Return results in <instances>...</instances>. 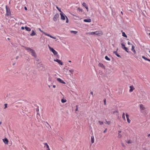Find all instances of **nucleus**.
<instances>
[{
  "instance_id": "nucleus-1",
  "label": "nucleus",
  "mask_w": 150,
  "mask_h": 150,
  "mask_svg": "<svg viewBox=\"0 0 150 150\" xmlns=\"http://www.w3.org/2000/svg\"><path fill=\"white\" fill-rule=\"evenodd\" d=\"M25 48L27 51H28V52H30L31 53L33 56L35 57H37L35 51L34 50L30 47H25Z\"/></svg>"
},
{
  "instance_id": "nucleus-2",
  "label": "nucleus",
  "mask_w": 150,
  "mask_h": 150,
  "mask_svg": "<svg viewBox=\"0 0 150 150\" xmlns=\"http://www.w3.org/2000/svg\"><path fill=\"white\" fill-rule=\"evenodd\" d=\"M6 9L7 16H10L11 14L10 10L7 5L6 6Z\"/></svg>"
},
{
  "instance_id": "nucleus-3",
  "label": "nucleus",
  "mask_w": 150,
  "mask_h": 150,
  "mask_svg": "<svg viewBox=\"0 0 150 150\" xmlns=\"http://www.w3.org/2000/svg\"><path fill=\"white\" fill-rule=\"evenodd\" d=\"M49 48L50 51L52 52L54 55H56L57 54V52L55 51L53 48L51 47L50 46H49ZM58 55H57V56Z\"/></svg>"
},
{
  "instance_id": "nucleus-4",
  "label": "nucleus",
  "mask_w": 150,
  "mask_h": 150,
  "mask_svg": "<svg viewBox=\"0 0 150 150\" xmlns=\"http://www.w3.org/2000/svg\"><path fill=\"white\" fill-rule=\"evenodd\" d=\"M60 14L61 16V18L62 20H65V17H67L62 12H61V13H60Z\"/></svg>"
},
{
  "instance_id": "nucleus-5",
  "label": "nucleus",
  "mask_w": 150,
  "mask_h": 150,
  "mask_svg": "<svg viewBox=\"0 0 150 150\" xmlns=\"http://www.w3.org/2000/svg\"><path fill=\"white\" fill-rule=\"evenodd\" d=\"M59 17V15L57 13L55 14V15L54 16V17L53 18V20L55 21H57V19Z\"/></svg>"
},
{
  "instance_id": "nucleus-6",
  "label": "nucleus",
  "mask_w": 150,
  "mask_h": 150,
  "mask_svg": "<svg viewBox=\"0 0 150 150\" xmlns=\"http://www.w3.org/2000/svg\"><path fill=\"white\" fill-rule=\"evenodd\" d=\"M54 61L55 62H57L59 64L62 65L63 64V62L59 59H54Z\"/></svg>"
},
{
  "instance_id": "nucleus-7",
  "label": "nucleus",
  "mask_w": 150,
  "mask_h": 150,
  "mask_svg": "<svg viewBox=\"0 0 150 150\" xmlns=\"http://www.w3.org/2000/svg\"><path fill=\"white\" fill-rule=\"evenodd\" d=\"M96 35L100 36L103 34V32L100 30L96 31Z\"/></svg>"
},
{
  "instance_id": "nucleus-8",
  "label": "nucleus",
  "mask_w": 150,
  "mask_h": 150,
  "mask_svg": "<svg viewBox=\"0 0 150 150\" xmlns=\"http://www.w3.org/2000/svg\"><path fill=\"white\" fill-rule=\"evenodd\" d=\"M139 107L141 112L143 113V111L145 110V108L142 104H140Z\"/></svg>"
},
{
  "instance_id": "nucleus-9",
  "label": "nucleus",
  "mask_w": 150,
  "mask_h": 150,
  "mask_svg": "<svg viewBox=\"0 0 150 150\" xmlns=\"http://www.w3.org/2000/svg\"><path fill=\"white\" fill-rule=\"evenodd\" d=\"M132 48H131V50L135 54L136 53V51L135 49V46L133 45L132 44Z\"/></svg>"
},
{
  "instance_id": "nucleus-10",
  "label": "nucleus",
  "mask_w": 150,
  "mask_h": 150,
  "mask_svg": "<svg viewBox=\"0 0 150 150\" xmlns=\"http://www.w3.org/2000/svg\"><path fill=\"white\" fill-rule=\"evenodd\" d=\"M44 34L45 35L49 36L52 38H53L54 39H56V38L55 37L52 36V35H50L49 34H47L45 32L44 33Z\"/></svg>"
},
{
  "instance_id": "nucleus-11",
  "label": "nucleus",
  "mask_w": 150,
  "mask_h": 150,
  "mask_svg": "<svg viewBox=\"0 0 150 150\" xmlns=\"http://www.w3.org/2000/svg\"><path fill=\"white\" fill-rule=\"evenodd\" d=\"M126 118H127V122L129 123L131 122V120H129V115H128L127 114V113H126Z\"/></svg>"
},
{
  "instance_id": "nucleus-12",
  "label": "nucleus",
  "mask_w": 150,
  "mask_h": 150,
  "mask_svg": "<svg viewBox=\"0 0 150 150\" xmlns=\"http://www.w3.org/2000/svg\"><path fill=\"white\" fill-rule=\"evenodd\" d=\"M57 80L60 83L65 84V82L60 78H58L57 79Z\"/></svg>"
},
{
  "instance_id": "nucleus-13",
  "label": "nucleus",
  "mask_w": 150,
  "mask_h": 150,
  "mask_svg": "<svg viewBox=\"0 0 150 150\" xmlns=\"http://www.w3.org/2000/svg\"><path fill=\"white\" fill-rule=\"evenodd\" d=\"M129 87L130 88V89L129 90L130 92H132L135 89L134 88L133 86H130Z\"/></svg>"
},
{
  "instance_id": "nucleus-14",
  "label": "nucleus",
  "mask_w": 150,
  "mask_h": 150,
  "mask_svg": "<svg viewBox=\"0 0 150 150\" xmlns=\"http://www.w3.org/2000/svg\"><path fill=\"white\" fill-rule=\"evenodd\" d=\"M82 5L87 10V11L88 10V8L87 4L85 2H83L82 4Z\"/></svg>"
},
{
  "instance_id": "nucleus-15",
  "label": "nucleus",
  "mask_w": 150,
  "mask_h": 150,
  "mask_svg": "<svg viewBox=\"0 0 150 150\" xmlns=\"http://www.w3.org/2000/svg\"><path fill=\"white\" fill-rule=\"evenodd\" d=\"M83 21L85 22H88L89 23L91 22V20L90 18H88L87 19H85L83 20Z\"/></svg>"
},
{
  "instance_id": "nucleus-16",
  "label": "nucleus",
  "mask_w": 150,
  "mask_h": 150,
  "mask_svg": "<svg viewBox=\"0 0 150 150\" xmlns=\"http://www.w3.org/2000/svg\"><path fill=\"white\" fill-rule=\"evenodd\" d=\"M4 143L6 144H8V139L6 138L3 139Z\"/></svg>"
},
{
  "instance_id": "nucleus-17",
  "label": "nucleus",
  "mask_w": 150,
  "mask_h": 150,
  "mask_svg": "<svg viewBox=\"0 0 150 150\" xmlns=\"http://www.w3.org/2000/svg\"><path fill=\"white\" fill-rule=\"evenodd\" d=\"M36 35V33L34 32V30H33L32 31V33L30 34V35L31 36H33Z\"/></svg>"
},
{
  "instance_id": "nucleus-18",
  "label": "nucleus",
  "mask_w": 150,
  "mask_h": 150,
  "mask_svg": "<svg viewBox=\"0 0 150 150\" xmlns=\"http://www.w3.org/2000/svg\"><path fill=\"white\" fill-rule=\"evenodd\" d=\"M113 53L115 54L117 57H121L120 55L117 53V51H115L113 52Z\"/></svg>"
},
{
  "instance_id": "nucleus-19",
  "label": "nucleus",
  "mask_w": 150,
  "mask_h": 150,
  "mask_svg": "<svg viewBox=\"0 0 150 150\" xmlns=\"http://www.w3.org/2000/svg\"><path fill=\"white\" fill-rule=\"evenodd\" d=\"M91 142L92 144L94 142V139L93 136H92L91 137Z\"/></svg>"
},
{
  "instance_id": "nucleus-20",
  "label": "nucleus",
  "mask_w": 150,
  "mask_h": 150,
  "mask_svg": "<svg viewBox=\"0 0 150 150\" xmlns=\"http://www.w3.org/2000/svg\"><path fill=\"white\" fill-rule=\"evenodd\" d=\"M25 29L28 31H31V28H30L26 26L25 27Z\"/></svg>"
},
{
  "instance_id": "nucleus-21",
  "label": "nucleus",
  "mask_w": 150,
  "mask_h": 150,
  "mask_svg": "<svg viewBox=\"0 0 150 150\" xmlns=\"http://www.w3.org/2000/svg\"><path fill=\"white\" fill-rule=\"evenodd\" d=\"M44 144L45 145V147H46V149H49L50 148L49 146L48 145V144H47V143H44Z\"/></svg>"
},
{
  "instance_id": "nucleus-22",
  "label": "nucleus",
  "mask_w": 150,
  "mask_h": 150,
  "mask_svg": "<svg viewBox=\"0 0 150 150\" xmlns=\"http://www.w3.org/2000/svg\"><path fill=\"white\" fill-rule=\"evenodd\" d=\"M122 117L125 121L126 120L125 117V114L124 112H122Z\"/></svg>"
},
{
  "instance_id": "nucleus-23",
  "label": "nucleus",
  "mask_w": 150,
  "mask_h": 150,
  "mask_svg": "<svg viewBox=\"0 0 150 150\" xmlns=\"http://www.w3.org/2000/svg\"><path fill=\"white\" fill-rule=\"evenodd\" d=\"M105 123L108 125H109L110 124L111 122L110 121H108L106 120H105Z\"/></svg>"
},
{
  "instance_id": "nucleus-24",
  "label": "nucleus",
  "mask_w": 150,
  "mask_h": 150,
  "mask_svg": "<svg viewBox=\"0 0 150 150\" xmlns=\"http://www.w3.org/2000/svg\"><path fill=\"white\" fill-rule=\"evenodd\" d=\"M142 58L145 59V60L148 61L149 59L147 58L144 56H142Z\"/></svg>"
},
{
  "instance_id": "nucleus-25",
  "label": "nucleus",
  "mask_w": 150,
  "mask_h": 150,
  "mask_svg": "<svg viewBox=\"0 0 150 150\" xmlns=\"http://www.w3.org/2000/svg\"><path fill=\"white\" fill-rule=\"evenodd\" d=\"M37 64V67L38 68L40 67H41L42 66V64H40L39 63H36Z\"/></svg>"
},
{
  "instance_id": "nucleus-26",
  "label": "nucleus",
  "mask_w": 150,
  "mask_h": 150,
  "mask_svg": "<svg viewBox=\"0 0 150 150\" xmlns=\"http://www.w3.org/2000/svg\"><path fill=\"white\" fill-rule=\"evenodd\" d=\"M67 101V100L66 99H62L61 100V102L63 103H65V102H66Z\"/></svg>"
},
{
  "instance_id": "nucleus-27",
  "label": "nucleus",
  "mask_w": 150,
  "mask_h": 150,
  "mask_svg": "<svg viewBox=\"0 0 150 150\" xmlns=\"http://www.w3.org/2000/svg\"><path fill=\"white\" fill-rule=\"evenodd\" d=\"M70 32L71 33H73L74 34H76L78 32L76 31L71 30L70 31Z\"/></svg>"
},
{
  "instance_id": "nucleus-28",
  "label": "nucleus",
  "mask_w": 150,
  "mask_h": 150,
  "mask_svg": "<svg viewBox=\"0 0 150 150\" xmlns=\"http://www.w3.org/2000/svg\"><path fill=\"white\" fill-rule=\"evenodd\" d=\"M96 31L92 32L89 33V34L91 35H96Z\"/></svg>"
},
{
  "instance_id": "nucleus-29",
  "label": "nucleus",
  "mask_w": 150,
  "mask_h": 150,
  "mask_svg": "<svg viewBox=\"0 0 150 150\" xmlns=\"http://www.w3.org/2000/svg\"><path fill=\"white\" fill-rule=\"evenodd\" d=\"M105 59L107 60L110 61V59L107 56H106L105 57Z\"/></svg>"
},
{
  "instance_id": "nucleus-30",
  "label": "nucleus",
  "mask_w": 150,
  "mask_h": 150,
  "mask_svg": "<svg viewBox=\"0 0 150 150\" xmlns=\"http://www.w3.org/2000/svg\"><path fill=\"white\" fill-rule=\"evenodd\" d=\"M122 35L123 36L127 38V35H126L125 32L122 33Z\"/></svg>"
},
{
  "instance_id": "nucleus-31",
  "label": "nucleus",
  "mask_w": 150,
  "mask_h": 150,
  "mask_svg": "<svg viewBox=\"0 0 150 150\" xmlns=\"http://www.w3.org/2000/svg\"><path fill=\"white\" fill-rule=\"evenodd\" d=\"M122 45V48L123 49L124 47H125V45L123 43H121V44Z\"/></svg>"
},
{
  "instance_id": "nucleus-32",
  "label": "nucleus",
  "mask_w": 150,
  "mask_h": 150,
  "mask_svg": "<svg viewBox=\"0 0 150 150\" xmlns=\"http://www.w3.org/2000/svg\"><path fill=\"white\" fill-rule=\"evenodd\" d=\"M69 71L71 73V74H73V72H74V70L73 69H70V70H69Z\"/></svg>"
},
{
  "instance_id": "nucleus-33",
  "label": "nucleus",
  "mask_w": 150,
  "mask_h": 150,
  "mask_svg": "<svg viewBox=\"0 0 150 150\" xmlns=\"http://www.w3.org/2000/svg\"><path fill=\"white\" fill-rule=\"evenodd\" d=\"M123 49L124 50L127 52H129L128 51V48L127 47H124V49Z\"/></svg>"
},
{
  "instance_id": "nucleus-34",
  "label": "nucleus",
  "mask_w": 150,
  "mask_h": 150,
  "mask_svg": "<svg viewBox=\"0 0 150 150\" xmlns=\"http://www.w3.org/2000/svg\"><path fill=\"white\" fill-rule=\"evenodd\" d=\"M98 65L99 66H100L102 67H104V65L102 64L99 63L98 64Z\"/></svg>"
},
{
  "instance_id": "nucleus-35",
  "label": "nucleus",
  "mask_w": 150,
  "mask_h": 150,
  "mask_svg": "<svg viewBox=\"0 0 150 150\" xmlns=\"http://www.w3.org/2000/svg\"><path fill=\"white\" fill-rule=\"evenodd\" d=\"M122 137V135L120 134H118V137L120 138Z\"/></svg>"
},
{
  "instance_id": "nucleus-36",
  "label": "nucleus",
  "mask_w": 150,
  "mask_h": 150,
  "mask_svg": "<svg viewBox=\"0 0 150 150\" xmlns=\"http://www.w3.org/2000/svg\"><path fill=\"white\" fill-rule=\"evenodd\" d=\"M99 123L100 125H102L103 124V122L102 121H99Z\"/></svg>"
},
{
  "instance_id": "nucleus-37",
  "label": "nucleus",
  "mask_w": 150,
  "mask_h": 150,
  "mask_svg": "<svg viewBox=\"0 0 150 150\" xmlns=\"http://www.w3.org/2000/svg\"><path fill=\"white\" fill-rule=\"evenodd\" d=\"M78 105H76V109H75L76 111H78Z\"/></svg>"
},
{
  "instance_id": "nucleus-38",
  "label": "nucleus",
  "mask_w": 150,
  "mask_h": 150,
  "mask_svg": "<svg viewBox=\"0 0 150 150\" xmlns=\"http://www.w3.org/2000/svg\"><path fill=\"white\" fill-rule=\"evenodd\" d=\"M56 8L59 11V12H61H61H62V11H61V10L60 9H59V8L57 6V7H56Z\"/></svg>"
},
{
  "instance_id": "nucleus-39",
  "label": "nucleus",
  "mask_w": 150,
  "mask_h": 150,
  "mask_svg": "<svg viewBox=\"0 0 150 150\" xmlns=\"http://www.w3.org/2000/svg\"><path fill=\"white\" fill-rule=\"evenodd\" d=\"M39 30L42 33L44 34V33H45V32H43L42 30H41V28H38Z\"/></svg>"
},
{
  "instance_id": "nucleus-40",
  "label": "nucleus",
  "mask_w": 150,
  "mask_h": 150,
  "mask_svg": "<svg viewBox=\"0 0 150 150\" xmlns=\"http://www.w3.org/2000/svg\"><path fill=\"white\" fill-rule=\"evenodd\" d=\"M78 10H79V11H81V12H82L83 11V10H82V9H80V8H78Z\"/></svg>"
},
{
  "instance_id": "nucleus-41",
  "label": "nucleus",
  "mask_w": 150,
  "mask_h": 150,
  "mask_svg": "<svg viewBox=\"0 0 150 150\" xmlns=\"http://www.w3.org/2000/svg\"><path fill=\"white\" fill-rule=\"evenodd\" d=\"M4 106H5L4 108H7V104H4Z\"/></svg>"
},
{
  "instance_id": "nucleus-42",
  "label": "nucleus",
  "mask_w": 150,
  "mask_h": 150,
  "mask_svg": "<svg viewBox=\"0 0 150 150\" xmlns=\"http://www.w3.org/2000/svg\"><path fill=\"white\" fill-rule=\"evenodd\" d=\"M106 100L105 99L103 100V101H104V104L105 105L106 104Z\"/></svg>"
},
{
  "instance_id": "nucleus-43",
  "label": "nucleus",
  "mask_w": 150,
  "mask_h": 150,
  "mask_svg": "<svg viewBox=\"0 0 150 150\" xmlns=\"http://www.w3.org/2000/svg\"><path fill=\"white\" fill-rule=\"evenodd\" d=\"M127 143L128 144H129V143H131V141L130 140H128L127 142Z\"/></svg>"
},
{
  "instance_id": "nucleus-44",
  "label": "nucleus",
  "mask_w": 150,
  "mask_h": 150,
  "mask_svg": "<svg viewBox=\"0 0 150 150\" xmlns=\"http://www.w3.org/2000/svg\"><path fill=\"white\" fill-rule=\"evenodd\" d=\"M107 131V129H105V130L103 131V132H104V133H105V132H106Z\"/></svg>"
},
{
  "instance_id": "nucleus-45",
  "label": "nucleus",
  "mask_w": 150,
  "mask_h": 150,
  "mask_svg": "<svg viewBox=\"0 0 150 150\" xmlns=\"http://www.w3.org/2000/svg\"><path fill=\"white\" fill-rule=\"evenodd\" d=\"M117 112V110H115L113 112V114H114L115 113H116V112Z\"/></svg>"
},
{
  "instance_id": "nucleus-46",
  "label": "nucleus",
  "mask_w": 150,
  "mask_h": 150,
  "mask_svg": "<svg viewBox=\"0 0 150 150\" xmlns=\"http://www.w3.org/2000/svg\"><path fill=\"white\" fill-rule=\"evenodd\" d=\"M66 18H67V21H66V22L67 23H68V18H67V17H66Z\"/></svg>"
},
{
  "instance_id": "nucleus-47",
  "label": "nucleus",
  "mask_w": 150,
  "mask_h": 150,
  "mask_svg": "<svg viewBox=\"0 0 150 150\" xmlns=\"http://www.w3.org/2000/svg\"><path fill=\"white\" fill-rule=\"evenodd\" d=\"M127 44L128 45H131V43L129 42L128 41L127 42Z\"/></svg>"
},
{
  "instance_id": "nucleus-48",
  "label": "nucleus",
  "mask_w": 150,
  "mask_h": 150,
  "mask_svg": "<svg viewBox=\"0 0 150 150\" xmlns=\"http://www.w3.org/2000/svg\"><path fill=\"white\" fill-rule=\"evenodd\" d=\"M121 132V131L120 130L118 131V134H120V133Z\"/></svg>"
},
{
  "instance_id": "nucleus-49",
  "label": "nucleus",
  "mask_w": 150,
  "mask_h": 150,
  "mask_svg": "<svg viewBox=\"0 0 150 150\" xmlns=\"http://www.w3.org/2000/svg\"><path fill=\"white\" fill-rule=\"evenodd\" d=\"M121 144H122V146H125V145H124V144L123 143H121Z\"/></svg>"
},
{
  "instance_id": "nucleus-50",
  "label": "nucleus",
  "mask_w": 150,
  "mask_h": 150,
  "mask_svg": "<svg viewBox=\"0 0 150 150\" xmlns=\"http://www.w3.org/2000/svg\"><path fill=\"white\" fill-rule=\"evenodd\" d=\"M24 9H25V10H27V8H26V7H25H25H24Z\"/></svg>"
},
{
  "instance_id": "nucleus-51",
  "label": "nucleus",
  "mask_w": 150,
  "mask_h": 150,
  "mask_svg": "<svg viewBox=\"0 0 150 150\" xmlns=\"http://www.w3.org/2000/svg\"><path fill=\"white\" fill-rule=\"evenodd\" d=\"M24 28L23 27H21V29H22V30H24Z\"/></svg>"
},
{
  "instance_id": "nucleus-52",
  "label": "nucleus",
  "mask_w": 150,
  "mask_h": 150,
  "mask_svg": "<svg viewBox=\"0 0 150 150\" xmlns=\"http://www.w3.org/2000/svg\"><path fill=\"white\" fill-rule=\"evenodd\" d=\"M53 87L54 88H55L56 87V86L55 85H53Z\"/></svg>"
},
{
  "instance_id": "nucleus-53",
  "label": "nucleus",
  "mask_w": 150,
  "mask_h": 150,
  "mask_svg": "<svg viewBox=\"0 0 150 150\" xmlns=\"http://www.w3.org/2000/svg\"><path fill=\"white\" fill-rule=\"evenodd\" d=\"M91 94H92V95H93V92H92H92H91Z\"/></svg>"
},
{
  "instance_id": "nucleus-54",
  "label": "nucleus",
  "mask_w": 150,
  "mask_h": 150,
  "mask_svg": "<svg viewBox=\"0 0 150 150\" xmlns=\"http://www.w3.org/2000/svg\"><path fill=\"white\" fill-rule=\"evenodd\" d=\"M18 58V56H17L16 57V59H17Z\"/></svg>"
},
{
  "instance_id": "nucleus-55",
  "label": "nucleus",
  "mask_w": 150,
  "mask_h": 150,
  "mask_svg": "<svg viewBox=\"0 0 150 150\" xmlns=\"http://www.w3.org/2000/svg\"><path fill=\"white\" fill-rule=\"evenodd\" d=\"M46 150H50L49 148V149H46Z\"/></svg>"
},
{
  "instance_id": "nucleus-56",
  "label": "nucleus",
  "mask_w": 150,
  "mask_h": 150,
  "mask_svg": "<svg viewBox=\"0 0 150 150\" xmlns=\"http://www.w3.org/2000/svg\"><path fill=\"white\" fill-rule=\"evenodd\" d=\"M150 136V134H148V137H149Z\"/></svg>"
},
{
  "instance_id": "nucleus-57",
  "label": "nucleus",
  "mask_w": 150,
  "mask_h": 150,
  "mask_svg": "<svg viewBox=\"0 0 150 150\" xmlns=\"http://www.w3.org/2000/svg\"><path fill=\"white\" fill-rule=\"evenodd\" d=\"M69 62H71V61H70V60H69Z\"/></svg>"
},
{
  "instance_id": "nucleus-58",
  "label": "nucleus",
  "mask_w": 150,
  "mask_h": 150,
  "mask_svg": "<svg viewBox=\"0 0 150 150\" xmlns=\"http://www.w3.org/2000/svg\"><path fill=\"white\" fill-rule=\"evenodd\" d=\"M37 110L38 111V110H39V109H38V108L37 109Z\"/></svg>"
},
{
  "instance_id": "nucleus-59",
  "label": "nucleus",
  "mask_w": 150,
  "mask_h": 150,
  "mask_svg": "<svg viewBox=\"0 0 150 150\" xmlns=\"http://www.w3.org/2000/svg\"><path fill=\"white\" fill-rule=\"evenodd\" d=\"M121 13L122 14H123V12H122V11H121Z\"/></svg>"
},
{
  "instance_id": "nucleus-60",
  "label": "nucleus",
  "mask_w": 150,
  "mask_h": 150,
  "mask_svg": "<svg viewBox=\"0 0 150 150\" xmlns=\"http://www.w3.org/2000/svg\"><path fill=\"white\" fill-rule=\"evenodd\" d=\"M1 122H0V125H1Z\"/></svg>"
},
{
  "instance_id": "nucleus-61",
  "label": "nucleus",
  "mask_w": 150,
  "mask_h": 150,
  "mask_svg": "<svg viewBox=\"0 0 150 150\" xmlns=\"http://www.w3.org/2000/svg\"><path fill=\"white\" fill-rule=\"evenodd\" d=\"M149 62H150V59H149Z\"/></svg>"
},
{
  "instance_id": "nucleus-62",
  "label": "nucleus",
  "mask_w": 150,
  "mask_h": 150,
  "mask_svg": "<svg viewBox=\"0 0 150 150\" xmlns=\"http://www.w3.org/2000/svg\"><path fill=\"white\" fill-rule=\"evenodd\" d=\"M149 53H150V50H149Z\"/></svg>"
},
{
  "instance_id": "nucleus-63",
  "label": "nucleus",
  "mask_w": 150,
  "mask_h": 150,
  "mask_svg": "<svg viewBox=\"0 0 150 150\" xmlns=\"http://www.w3.org/2000/svg\"><path fill=\"white\" fill-rule=\"evenodd\" d=\"M8 40H9V39H9V38H8Z\"/></svg>"
},
{
  "instance_id": "nucleus-64",
  "label": "nucleus",
  "mask_w": 150,
  "mask_h": 150,
  "mask_svg": "<svg viewBox=\"0 0 150 150\" xmlns=\"http://www.w3.org/2000/svg\"><path fill=\"white\" fill-rule=\"evenodd\" d=\"M149 35H150V33H149Z\"/></svg>"
}]
</instances>
